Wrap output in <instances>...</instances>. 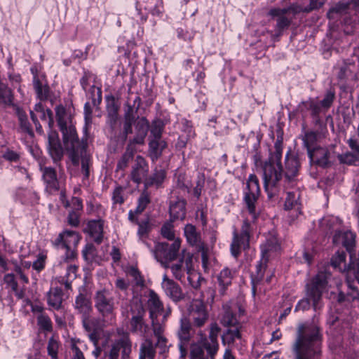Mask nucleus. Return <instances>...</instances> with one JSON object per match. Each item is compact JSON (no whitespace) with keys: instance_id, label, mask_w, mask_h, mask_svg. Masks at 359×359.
Returning a JSON list of instances; mask_svg holds the SVG:
<instances>
[{"instance_id":"29","label":"nucleus","mask_w":359,"mask_h":359,"mask_svg":"<svg viewBox=\"0 0 359 359\" xmlns=\"http://www.w3.org/2000/svg\"><path fill=\"white\" fill-rule=\"evenodd\" d=\"M320 228L321 231L326 235L332 234L334 232L340 231L339 229L341 225V220L332 215L325 216L320 220Z\"/></svg>"},{"instance_id":"12","label":"nucleus","mask_w":359,"mask_h":359,"mask_svg":"<svg viewBox=\"0 0 359 359\" xmlns=\"http://www.w3.org/2000/svg\"><path fill=\"white\" fill-rule=\"evenodd\" d=\"M95 307L102 317L112 316L114 311V300L108 290H97L94 297Z\"/></svg>"},{"instance_id":"43","label":"nucleus","mask_w":359,"mask_h":359,"mask_svg":"<svg viewBox=\"0 0 359 359\" xmlns=\"http://www.w3.org/2000/svg\"><path fill=\"white\" fill-rule=\"evenodd\" d=\"M299 194L298 192H287L285 202V210H294L300 213V204L299 203Z\"/></svg>"},{"instance_id":"5","label":"nucleus","mask_w":359,"mask_h":359,"mask_svg":"<svg viewBox=\"0 0 359 359\" xmlns=\"http://www.w3.org/2000/svg\"><path fill=\"white\" fill-rule=\"evenodd\" d=\"M218 336L209 332L208 338L204 337L191 346L190 359H215L219 349Z\"/></svg>"},{"instance_id":"35","label":"nucleus","mask_w":359,"mask_h":359,"mask_svg":"<svg viewBox=\"0 0 359 359\" xmlns=\"http://www.w3.org/2000/svg\"><path fill=\"white\" fill-rule=\"evenodd\" d=\"M184 236L187 242L192 246L199 249L203 248V243L201 242V234L196 231V226L188 224L184 229Z\"/></svg>"},{"instance_id":"13","label":"nucleus","mask_w":359,"mask_h":359,"mask_svg":"<svg viewBox=\"0 0 359 359\" xmlns=\"http://www.w3.org/2000/svg\"><path fill=\"white\" fill-rule=\"evenodd\" d=\"M171 271L175 278L181 280L184 276L186 272L189 276L188 280L191 281L190 276L192 275L193 269V255L190 252L182 250V256L178 263L172 264L170 266Z\"/></svg>"},{"instance_id":"8","label":"nucleus","mask_w":359,"mask_h":359,"mask_svg":"<svg viewBox=\"0 0 359 359\" xmlns=\"http://www.w3.org/2000/svg\"><path fill=\"white\" fill-rule=\"evenodd\" d=\"M181 246V240L176 238L172 243H159L152 250L156 259L165 268L169 267V263L177 259Z\"/></svg>"},{"instance_id":"7","label":"nucleus","mask_w":359,"mask_h":359,"mask_svg":"<svg viewBox=\"0 0 359 359\" xmlns=\"http://www.w3.org/2000/svg\"><path fill=\"white\" fill-rule=\"evenodd\" d=\"M72 144V149H70L68 145L65 146L69 158L74 165H78L79 161H81V171L84 177L88 178L90 175V156L86 154V140H84L83 138L81 140L74 142Z\"/></svg>"},{"instance_id":"49","label":"nucleus","mask_w":359,"mask_h":359,"mask_svg":"<svg viewBox=\"0 0 359 359\" xmlns=\"http://www.w3.org/2000/svg\"><path fill=\"white\" fill-rule=\"evenodd\" d=\"M150 202V196L147 191V189H145L144 188L138 198L137 206L135 210V213H142L146 209L147 206L149 204Z\"/></svg>"},{"instance_id":"55","label":"nucleus","mask_w":359,"mask_h":359,"mask_svg":"<svg viewBox=\"0 0 359 359\" xmlns=\"http://www.w3.org/2000/svg\"><path fill=\"white\" fill-rule=\"evenodd\" d=\"M159 140H151L149 143V156L152 161H156L161 156V149L159 147Z\"/></svg>"},{"instance_id":"63","label":"nucleus","mask_w":359,"mask_h":359,"mask_svg":"<svg viewBox=\"0 0 359 359\" xmlns=\"http://www.w3.org/2000/svg\"><path fill=\"white\" fill-rule=\"evenodd\" d=\"M2 158L8 161L16 163L20 159V154L17 151L7 148L3 151Z\"/></svg>"},{"instance_id":"45","label":"nucleus","mask_w":359,"mask_h":359,"mask_svg":"<svg viewBox=\"0 0 359 359\" xmlns=\"http://www.w3.org/2000/svg\"><path fill=\"white\" fill-rule=\"evenodd\" d=\"M154 346L156 350H158L159 359H165L170 347L167 338L165 337H160V338L156 339Z\"/></svg>"},{"instance_id":"40","label":"nucleus","mask_w":359,"mask_h":359,"mask_svg":"<svg viewBox=\"0 0 359 359\" xmlns=\"http://www.w3.org/2000/svg\"><path fill=\"white\" fill-rule=\"evenodd\" d=\"M241 327L228 328L222 334V340L223 344H233L237 341L241 340Z\"/></svg>"},{"instance_id":"3","label":"nucleus","mask_w":359,"mask_h":359,"mask_svg":"<svg viewBox=\"0 0 359 359\" xmlns=\"http://www.w3.org/2000/svg\"><path fill=\"white\" fill-rule=\"evenodd\" d=\"M331 273L327 270L320 271L312 279L311 284L306 285V297L299 300L294 308L295 311H306L310 309L311 302L315 311L321 307L322 294L326 290Z\"/></svg>"},{"instance_id":"2","label":"nucleus","mask_w":359,"mask_h":359,"mask_svg":"<svg viewBox=\"0 0 359 359\" xmlns=\"http://www.w3.org/2000/svg\"><path fill=\"white\" fill-rule=\"evenodd\" d=\"M322 334L316 322H306L297 327L296 338L291 346L294 359H319Z\"/></svg>"},{"instance_id":"59","label":"nucleus","mask_w":359,"mask_h":359,"mask_svg":"<svg viewBox=\"0 0 359 359\" xmlns=\"http://www.w3.org/2000/svg\"><path fill=\"white\" fill-rule=\"evenodd\" d=\"M279 249V245L276 238L267 240L265 243L261 245L262 257H264L269 252L277 251Z\"/></svg>"},{"instance_id":"57","label":"nucleus","mask_w":359,"mask_h":359,"mask_svg":"<svg viewBox=\"0 0 359 359\" xmlns=\"http://www.w3.org/2000/svg\"><path fill=\"white\" fill-rule=\"evenodd\" d=\"M172 221L165 222L161 227V233L162 236L169 241H175V236L173 230Z\"/></svg>"},{"instance_id":"16","label":"nucleus","mask_w":359,"mask_h":359,"mask_svg":"<svg viewBox=\"0 0 359 359\" xmlns=\"http://www.w3.org/2000/svg\"><path fill=\"white\" fill-rule=\"evenodd\" d=\"M189 321L194 326L201 327L208 319V313L203 302L198 299L193 300L188 309Z\"/></svg>"},{"instance_id":"17","label":"nucleus","mask_w":359,"mask_h":359,"mask_svg":"<svg viewBox=\"0 0 359 359\" xmlns=\"http://www.w3.org/2000/svg\"><path fill=\"white\" fill-rule=\"evenodd\" d=\"M337 287L338 291L337 301L338 303L341 304L345 302H351L359 300V290L353 281L347 278L344 283H337Z\"/></svg>"},{"instance_id":"23","label":"nucleus","mask_w":359,"mask_h":359,"mask_svg":"<svg viewBox=\"0 0 359 359\" xmlns=\"http://www.w3.org/2000/svg\"><path fill=\"white\" fill-rule=\"evenodd\" d=\"M186 204L185 199L179 198V196H171L169 212L172 221L175 219L183 220L185 218Z\"/></svg>"},{"instance_id":"62","label":"nucleus","mask_w":359,"mask_h":359,"mask_svg":"<svg viewBox=\"0 0 359 359\" xmlns=\"http://www.w3.org/2000/svg\"><path fill=\"white\" fill-rule=\"evenodd\" d=\"M335 98V93L332 90H328L326 91L324 97L320 101L321 105L324 107L327 110L332 106L334 100Z\"/></svg>"},{"instance_id":"19","label":"nucleus","mask_w":359,"mask_h":359,"mask_svg":"<svg viewBox=\"0 0 359 359\" xmlns=\"http://www.w3.org/2000/svg\"><path fill=\"white\" fill-rule=\"evenodd\" d=\"M177 336L180 341L179 348L182 354L187 351L186 346L191 338V325L189 318L183 316L180 320V327L177 332Z\"/></svg>"},{"instance_id":"41","label":"nucleus","mask_w":359,"mask_h":359,"mask_svg":"<svg viewBox=\"0 0 359 359\" xmlns=\"http://www.w3.org/2000/svg\"><path fill=\"white\" fill-rule=\"evenodd\" d=\"M33 86L37 97L41 100H47L50 97V88L46 84H43L36 75L33 77Z\"/></svg>"},{"instance_id":"31","label":"nucleus","mask_w":359,"mask_h":359,"mask_svg":"<svg viewBox=\"0 0 359 359\" xmlns=\"http://www.w3.org/2000/svg\"><path fill=\"white\" fill-rule=\"evenodd\" d=\"M103 221L90 220L88 222L86 231L90 235L91 238L97 244L102 241L103 238Z\"/></svg>"},{"instance_id":"48","label":"nucleus","mask_w":359,"mask_h":359,"mask_svg":"<svg viewBox=\"0 0 359 359\" xmlns=\"http://www.w3.org/2000/svg\"><path fill=\"white\" fill-rule=\"evenodd\" d=\"M71 261L65 260V256H62V262H60L61 267L66 269V273L64 278L69 280H74L76 277V271L78 267L75 264H70Z\"/></svg>"},{"instance_id":"51","label":"nucleus","mask_w":359,"mask_h":359,"mask_svg":"<svg viewBox=\"0 0 359 359\" xmlns=\"http://www.w3.org/2000/svg\"><path fill=\"white\" fill-rule=\"evenodd\" d=\"M338 159L341 163L359 165V155L353 152H346L338 155Z\"/></svg>"},{"instance_id":"36","label":"nucleus","mask_w":359,"mask_h":359,"mask_svg":"<svg viewBox=\"0 0 359 359\" xmlns=\"http://www.w3.org/2000/svg\"><path fill=\"white\" fill-rule=\"evenodd\" d=\"M135 123V115L133 107L128 105L124 114L122 136L126 140L128 135L133 133V124Z\"/></svg>"},{"instance_id":"4","label":"nucleus","mask_w":359,"mask_h":359,"mask_svg":"<svg viewBox=\"0 0 359 359\" xmlns=\"http://www.w3.org/2000/svg\"><path fill=\"white\" fill-rule=\"evenodd\" d=\"M56 120L62 135L64 145L72 149L74 142L79 141L76 128L72 122V113L62 104L55 107Z\"/></svg>"},{"instance_id":"38","label":"nucleus","mask_w":359,"mask_h":359,"mask_svg":"<svg viewBox=\"0 0 359 359\" xmlns=\"http://www.w3.org/2000/svg\"><path fill=\"white\" fill-rule=\"evenodd\" d=\"M15 112L18 116L20 129L31 137L34 136V132L32 126L28 120L26 112L20 107H15Z\"/></svg>"},{"instance_id":"60","label":"nucleus","mask_w":359,"mask_h":359,"mask_svg":"<svg viewBox=\"0 0 359 359\" xmlns=\"http://www.w3.org/2000/svg\"><path fill=\"white\" fill-rule=\"evenodd\" d=\"M256 275L252 276V292L253 295L256 292V287L264 277V271H262L263 266L261 263L258 264L256 266Z\"/></svg>"},{"instance_id":"34","label":"nucleus","mask_w":359,"mask_h":359,"mask_svg":"<svg viewBox=\"0 0 359 359\" xmlns=\"http://www.w3.org/2000/svg\"><path fill=\"white\" fill-rule=\"evenodd\" d=\"M47 302L51 309H60L63 302L62 290L58 287H51L47 294Z\"/></svg>"},{"instance_id":"37","label":"nucleus","mask_w":359,"mask_h":359,"mask_svg":"<svg viewBox=\"0 0 359 359\" xmlns=\"http://www.w3.org/2000/svg\"><path fill=\"white\" fill-rule=\"evenodd\" d=\"M156 351L151 339L146 338L140 346L139 359H155Z\"/></svg>"},{"instance_id":"6","label":"nucleus","mask_w":359,"mask_h":359,"mask_svg":"<svg viewBox=\"0 0 359 359\" xmlns=\"http://www.w3.org/2000/svg\"><path fill=\"white\" fill-rule=\"evenodd\" d=\"M81 236L74 231L65 230L52 241L53 245L58 249H65V260L72 261L76 257V248L81 240Z\"/></svg>"},{"instance_id":"61","label":"nucleus","mask_w":359,"mask_h":359,"mask_svg":"<svg viewBox=\"0 0 359 359\" xmlns=\"http://www.w3.org/2000/svg\"><path fill=\"white\" fill-rule=\"evenodd\" d=\"M90 98L92 99V103L93 106L99 104L102 100V91L100 88H96L95 85H93L90 88Z\"/></svg>"},{"instance_id":"53","label":"nucleus","mask_w":359,"mask_h":359,"mask_svg":"<svg viewBox=\"0 0 359 359\" xmlns=\"http://www.w3.org/2000/svg\"><path fill=\"white\" fill-rule=\"evenodd\" d=\"M348 276H353L359 283V258L350 255V263L346 271Z\"/></svg>"},{"instance_id":"47","label":"nucleus","mask_w":359,"mask_h":359,"mask_svg":"<svg viewBox=\"0 0 359 359\" xmlns=\"http://www.w3.org/2000/svg\"><path fill=\"white\" fill-rule=\"evenodd\" d=\"M83 327L88 332L98 331L100 329V320L98 318L91 316V314L81 318Z\"/></svg>"},{"instance_id":"30","label":"nucleus","mask_w":359,"mask_h":359,"mask_svg":"<svg viewBox=\"0 0 359 359\" xmlns=\"http://www.w3.org/2000/svg\"><path fill=\"white\" fill-rule=\"evenodd\" d=\"M234 275L235 271L228 267L224 268L217 275L218 291L221 295L226 294V290L231 285Z\"/></svg>"},{"instance_id":"22","label":"nucleus","mask_w":359,"mask_h":359,"mask_svg":"<svg viewBox=\"0 0 359 359\" xmlns=\"http://www.w3.org/2000/svg\"><path fill=\"white\" fill-rule=\"evenodd\" d=\"M355 238L356 234L351 231H340L334 233L332 241L336 245L341 244L351 255L355 246Z\"/></svg>"},{"instance_id":"24","label":"nucleus","mask_w":359,"mask_h":359,"mask_svg":"<svg viewBox=\"0 0 359 359\" xmlns=\"http://www.w3.org/2000/svg\"><path fill=\"white\" fill-rule=\"evenodd\" d=\"M330 155L329 150L323 147L315 148L311 151L309 150V152H308L311 163L322 168H325L330 165Z\"/></svg>"},{"instance_id":"26","label":"nucleus","mask_w":359,"mask_h":359,"mask_svg":"<svg viewBox=\"0 0 359 359\" xmlns=\"http://www.w3.org/2000/svg\"><path fill=\"white\" fill-rule=\"evenodd\" d=\"M43 179L46 184V190L49 194H53L59 191L60 184L57 177L55 170L52 167L41 168Z\"/></svg>"},{"instance_id":"10","label":"nucleus","mask_w":359,"mask_h":359,"mask_svg":"<svg viewBox=\"0 0 359 359\" xmlns=\"http://www.w3.org/2000/svg\"><path fill=\"white\" fill-rule=\"evenodd\" d=\"M130 313L131 318L130 319V331L133 334H136L140 337H145L149 332V325L144 320L146 311L141 302L133 303Z\"/></svg>"},{"instance_id":"39","label":"nucleus","mask_w":359,"mask_h":359,"mask_svg":"<svg viewBox=\"0 0 359 359\" xmlns=\"http://www.w3.org/2000/svg\"><path fill=\"white\" fill-rule=\"evenodd\" d=\"M358 6L359 0H352L350 2H339L333 7H332L327 13L329 18H334V15H342L347 13L351 6Z\"/></svg>"},{"instance_id":"1","label":"nucleus","mask_w":359,"mask_h":359,"mask_svg":"<svg viewBox=\"0 0 359 359\" xmlns=\"http://www.w3.org/2000/svg\"><path fill=\"white\" fill-rule=\"evenodd\" d=\"M275 151L270 154L267 161L263 165L264 187L267 196L272 198L278 196L283 190L280 186L282 174L284 172L285 181L288 184L293 183L297 178L300 163L297 154L289 150L285 157V169L283 170L281 159L283 154V141L278 139L274 143Z\"/></svg>"},{"instance_id":"25","label":"nucleus","mask_w":359,"mask_h":359,"mask_svg":"<svg viewBox=\"0 0 359 359\" xmlns=\"http://www.w3.org/2000/svg\"><path fill=\"white\" fill-rule=\"evenodd\" d=\"M161 287L166 295L173 301L177 302L183 298V294L179 285L170 279L166 274L163 276Z\"/></svg>"},{"instance_id":"46","label":"nucleus","mask_w":359,"mask_h":359,"mask_svg":"<svg viewBox=\"0 0 359 359\" xmlns=\"http://www.w3.org/2000/svg\"><path fill=\"white\" fill-rule=\"evenodd\" d=\"M13 95L8 86L0 80V104L11 105L13 103Z\"/></svg>"},{"instance_id":"21","label":"nucleus","mask_w":359,"mask_h":359,"mask_svg":"<svg viewBox=\"0 0 359 359\" xmlns=\"http://www.w3.org/2000/svg\"><path fill=\"white\" fill-rule=\"evenodd\" d=\"M149 172V165L142 156H137L130 172L131 180L137 185L142 182Z\"/></svg>"},{"instance_id":"32","label":"nucleus","mask_w":359,"mask_h":359,"mask_svg":"<svg viewBox=\"0 0 359 359\" xmlns=\"http://www.w3.org/2000/svg\"><path fill=\"white\" fill-rule=\"evenodd\" d=\"M74 307L77 312L81 315V318L91 314L93 312V306L90 299L82 293H80L76 296Z\"/></svg>"},{"instance_id":"52","label":"nucleus","mask_w":359,"mask_h":359,"mask_svg":"<svg viewBox=\"0 0 359 359\" xmlns=\"http://www.w3.org/2000/svg\"><path fill=\"white\" fill-rule=\"evenodd\" d=\"M133 157L134 152L129 148H127L117 163L116 171L125 170L128 167L129 163L133 160Z\"/></svg>"},{"instance_id":"27","label":"nucleus","mask_w":359,"mask_h":359,"mask_svg":"<svg viewBox=\"0 0 359 359\" xmlns=\"http://www.w3.org/2000/svg\"><path fill=\"white\" fill-rule=\"evenodd\" d=\"M149 123L145 117L138 118L135 123V135L130 140L131 144H142L147 135Z\"/></svg>"},{"instance_id":"64","label":"nucleus","mask_w":359,"mask_h":359,"mask_svg":"<svg viewBox=\"0 0 359 359\" xmlns=\"http://www.w3.org/2000/svg\"><path fill=\"white\" fill-rule=\"evenodd\" d=\"M124 189L121 187H116L112 194V201L114 204H122L124 202L123 198Z\"/></svg>"},{"instance_id":"50","label":"nucleus","mask_w":359,"mask_h":359,"mask_svg":"<svg viewBox=\"0 0 359 359\" xmlns=\"http://www.w3.org/2000/svg\"><path fill=\"white\" fill-rule=\"evenodd\" d=\"M309 109L311 111V116L316 119V123L319 125L322 124L319 118V115L321 113L327 111V109L321 105L320 102L311 101L309 106Z\"/></svg>"},{"instance_id":"42","label":"nucleus","mask_w":359,"mask_h":359,"mask_svg":"<svg viewBox=\"0 0 359 359\" xmlns=\"http://www.w3.org/2000/svg\"><path fill=\"white\" fill-rule=\"evenodd\" d=\"M346 257L345 252L338 250L331 259V265L339 271L346 272L348 265L346 263Z\"/></svg>"},{"instance_id":"18","label":"nucleus","mask_w":359,"mask_h":359,"mask_svg":"<svg viewBox=\"0 0 359 359\" xmlns=\"http://www.w3.org/2000/svg\"><path fill=\"white\" fill-rule=\"evenodd\" d=\"M121 350L122 359H129L132 351V343L128 334L123 335L113 342L108 359H118Z\"/></svg>"},{"instance_id":"15","label":"nucleus","mask_w":359,"mask_h":359,"mask_svg":"<svg viewBox=\"0 0 359 359\" xmlns=\"http://www.w3.org/2000/svg\"><path fill=\"white\" fill-rule=\"evenodd\" d=\"M327 129L325 125H319L316 130H305L302 135L303 145L306 148L307 153L320 146L318 145L327 134Z\"/></svg>"},{"instance_id":"44","label":"nucleus","mask_w":359,"mask_h":359,"mask_svg":"<svg viewBox=\"0 0 359 359\" xmlns=\"http://www.w3.org/2000/svg\"><path fill=\"white\" fill-rule=\"evenodd\" d=\"M221 323L229 328L241 327L236 316L229 308L225 309Z\"/></svg>"},{"instance_id":"11","label":"nucleus","mask_w":359,"mask_h":359,"mask_svg":"<svg viewBox=\"0 0 359 359\" xmlns=\"http://www.w3.org/2000/svg\"><path fill=\"white\" fill-rule=\"evenodd\" d=\"M250 238V224L248 219L243 221L241 232L235 229L233 232L232 242L230 245L231 255L238 258L241 252L249 248Z\"/></svg>"},{"instance_id":"58","label":"nucleus","mask_w":359,"mask_h":359,"mask_svg":"<svg viewBox=\"0 0 359 359\" xmlns=\"http://www.w3.org/2000/svg\"><path fill=\"white\" fill-rule=\"evenodd\" d=\"M37 324L39 328L43 331L50 332L52 330V322L50 318L44 313H41L37 317Z\"/></svg>"},{"instance_id":"9","label":"nucleus","mask_w":359,"mask_h":359,"mask_svg":"<svg viewBox=\"0 0 359 359\" xmlns=\"http://www.w3.org/2000/svg\"><path fill=\"white\" fill-rule=\"evenodd\" d=\"M260 189L259 186V180L254 174L250 175L245 190L244 201L249 214L253 220H255L258 215L259 211L257 210L256 203L259 196Z\"/></svg>"},{"instance_id":"14","label":"nucleus","mask_w":359,"mask_h":359,"mask_svg":"<svg viewBox=\"0 0 359 359\" xmlns=\"http://www.w3.org/2000/svg\"><path fill=\"white\" fill-rule=\"evenodd\" d=\"M297 13H299L297 6L292 5L287 8H273L269 11V15L277 18L276 28L280 32L290 25L294 15Z\"/></svg>"},{"instance_id":"33","label":"nucleus","mask_w":359,"mask_h":359,"mask_svg":"<svg viewBox=\"0 0 359 359\" xmlns=\"http://www.w3.org/2000/svg\"><path fill=\"white\" fill-rule=\"evenodd\" d=\"M166 172L165 170L156 168L152 174L149 177H146L144 180L143 182L145 189L151 187H159L163 184Z\"/></svg>"},{"instance_id":"20","label":"nucleus","mask_w":359,"mask_h":359,"mask_svg":"<svg viewBox=\"0 0 359 359\" xmlns=\"http://www.w3.org/2000/svg\"><path fill=\"white\" fill-rule=\"evenodd\" d=\"M47 149L53 163L57 165L63 158L64 151L56 132L48 133Z\"/></svg>"},{"instance_id":"56","label":"nucleus","mask_w":359,"mask_h":359,"mask_svg":"<svg viewBox=\"0 0 359 359\" xmlns=\"http://www.w3.org/2000/svg\"><path fill=\"white\" fill-rule=\"evenodd\" d=\"M92 107L89 102H86L83 107L84 121L85 125L83 127V132L85 135H87L88 129L92 123Z\"/></svg>"},{"instance_id":"54","label":"nucleus","mask_w":359,"mask_h":359,"mask_svg":"<svg viewBox=\"0 0 359 359\" xmlns=\"http://www.w3.org/2000/svg\"><path fill=\"white\" fill-rule=\"evenodd\" d=\"M127 273L133 278V282L135 286L143 287L144 280L140 271L135 266H130L127 271Z\"/></svg>"},{"instance_id":"28","label":"nucleus","mask_w":359,"mask_h":359,"mask_svg":"<svg viewBox=\"0 0 359 359\" xmlns=\"http://www.w3.org/2000/svg\"><path fill=\"white\" fill-rule=\"evenodd\" d=\"M147 306L151 320H157L158 316L163 311V304L154 290L149 292Z\"/></svg>"}]
</instances>
